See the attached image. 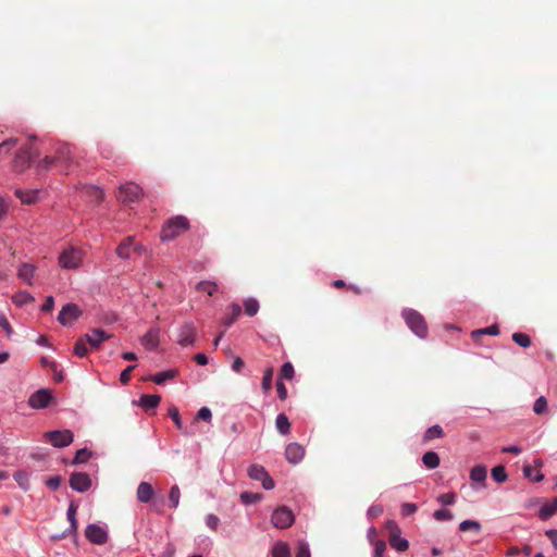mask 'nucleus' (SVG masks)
<instances>
[{
    "label": "nucleus",
    "instance_id": "5701e85b",
    "mask_svg": "<svg viewBox=\"0 0 557 557\" xmlns=\"http://www.w3.org/2000/svg\"><path fill=\"white\" fill-rule=\"evenodd\" d=\"M557 512V497L553 498L550 502L545 503L540 511L539 517L541 520L545 521L549 519L552 516H554Z\"/></svg>",
    "mask_w": 557,
    "mask_h": 557
},
{
    "label": "nucleus",
    "instance_id": "8fccbe9b",
    "mask_svg": "<svg viewBox=\"0 0 557 557\" xmlns=\"http://www.w3.org/2000/svg\"><path fill=\"white\" fill-rule=\"evenodd\" d=\"M240 499L244 504L251 505V504L257 503L260 499V495L253 494L250 492H243L240 494Z\"/></svg>",
    "mask_w": 557,
    "mask_h": 557
},
{
    "label": "nucleus",
    "instance_id": "5fc2aeb1",
    "mask_svg": "<svg viewBox=\"0 0 557 557\" xmlns=\"http://www.w3.org/2000/svg\"><path fill=\"white\" fill-rule=\"evenodd\" d=\"M437 500L443 505H453L456 500L455 493H446L438 496Z\"/></svg>",
    "mask_w": 557,
    "mask_h": 557
},
{
    "label": "nucleus",
    "instance_id": "20e7f679",
    "mask_svg": "<svg viewBox=\"0 0 557 557\" xmlns=\"http://www.w3.org/2000/svg\"><path fill=\"white\" fill-rule=\"evenodd\" d=\"M83 261V252L77 248H69L63 250L59 256V264L63 269L76 270Z\"/></svg>",
    "mask_w": 557,
    "mask_h": 557
},
{
    "label": "nucleus",
    "instance_id": "ddd939ff",
    "mask_svg": "<svg viewBox=\"0 0 557 557\" xmlns=\"http://www.w3.org/2000/svg\"><path fill=\"white\" fill-rule=\"evenodd\" d=\"M196 330L191 323L182 325L177 333V343L181 346H191L195 343Z\"/></svg>",
    "mask_w": 557,
    "mask_h": 557
},
{
    "label": "nucleus",
    "instance_id": "f8f14e48",
    "mask_svg": "<svg viewBox=\"0 0 557 557\" xmlns=\"http://www.w3.org/2000/svg\"><path fill=\"white\" fill-rule=\"evenodd\" d=\"M52 399L51 392L49 389H39L29 396L28 405L34 409H42L48 407Z\"/></svg>",
    "mask_w": 557,
    "mask_h": 557
},
{
    "label": "nucleus",
    "instance_id": "412c9836",
    "mask_svg": "<svg viewBox=\"0 0 557 557\" xmlns=\"http://www.w3.org/2000/svg\"><path fill=\"white\" fill-rule=\"evenodd\" d=\"M154 491L150 483L141 482L137 487V499L140 503H148L152 499Z\"/></svg>",
    "mask_w": 557,
    "mask_h": 557
},
{
    "label": "nucleus",
    "instance_id": "338daca9",
    "mask_svg": "<svg viewBox=\"0 0 557 557\" xmlns=\"http://www.w3.org/2000/svg\"><path fill=\"white\" fill-rule=\"evenodd\" d=\"M261 482L262 486L265 490H272L275 485L273 479L269 475V473L261 480Z\"/></svg>",
    "mask_w": 557,
    "mask_h": 557
},
{
    "label": "nucleus",
    "instance_id": "13d9d810",
    "mask_svg": "<svg viewBox=\"0 0 557 557\" xmlns=\"http://www.w3.org/2000/svg\"><path fill=\"white\" fill-rule=\"evenodd\" d=\"M220 523V519L218 516L213 515V513H210L207 516L206 518V524L208 525V528H210L211 530L215 531L218 529V525Z\"/></svg>",
    "mask_w": 557,
    "mask_h": 557
},
{
    "label": "nucleus",
    "instance_id": "c03bdc74",
    "mask_svg": "<svg viewBox=\"0 0 557 557\" xmlns=\"http://www.w3.org/2000/svg\"><path fill=\"white\" fill-rule=\"evenodd\" d=\"M459 530L462 532L473 530L479 532L481 530V524L475 520H465L459 524Z\"/></svg>",
    "mask_w": 557,
    "mask_h": 557
},
{
    "label": "nucleus",
    "instance_id": "864d4df0",
    "mask_svg": "<svg viewBox=\"0 0 557 557\" xmlns=\"http://www.w3.org/2000/svg\"><path fill=\"white\" fill-rule=\"evenodd\" d=\"M386 550V544L384 541L379 540L374 544V554L373 557H384V553Z\"/></svg>",
    "mask_w": 557,
    "mask_h": 557
},
{
    "label": "nucleus",
    "instance_id": "3c124183",
    "mask_svg": "<svg viewBox=\"0 0 557 557\" xmlns=\"http://www.w3.org/2000/svg\"><path fill=\"white\" fill-rule=\"evenodd\" d=\"M433 517L437 521H444V520H451L454 518V515L451 511H449L447 509H438V510L434 511Z\"/></svg>",
    "mask_w": 557,
    "mask_h": 557
},
{
    "label": "nucleus",
    "instance_id": "c85d7f7f",
    "mask_svg": "<svg viewBox=\"0 0 557 557\" xmlns=\"http://www.w3.org/2000/svg\"><path fill=\"white\" fill-rule=\"evenodd\" d=\"M272 557H290V549L287 543L276 542L272 548Z\"/></svg>",
    "mask_w": 557,
    "mask_h": 557
},
{
    "label": "nucleus",
    "instance_id": "423d86ee",
    "mask_svg": "<svg viewBox=\"0 0 557 557\" xmlns=\"http://www.w3.org/2000/svg\"><path fill=\"white\" fill-rule=\"evenodd\" d=\"M54 156L57 160V166L61 171H69L74 164L73 150L66 144H60L55 147Z\"/></svg>",
    "mask_w": 557,
    "mask_h": 557
},
{
    "label": "nucleus",
    "instance_id": "2eb2a0df",
    "mask_svg": "<svg viewBox=\"0 0 557 557\" xmlns=\"http://www.w3.org/2000/svg\"><path fill=\"white\" fill-rule=\"evenodd\" d=\"M141 249L140 245L135 244L134 237L129 236L120 243L116 248V255L122 259H128L132 250L140 252Z\"/></svg>",
    "mask_w": 557,
    "mask_h": 557
},
{
    "label": "nucleus",
    "instance_id": "473e14b6",
    "mask_svg": "<svg viewBox=\"0 0 557 557\" xmlns=\"http://www.w3.org/2000/svg\"><path fill=\"white\" fill-rule=\"evenodd\" d=\"M443 435H444V432H443L442 426L438 424H435L425 431V433L423 435V440L431 441L434 438H441V437H443Z\"/></svg>",
    "mask_w": 557,
    "mask_h": 557
},
{
    "label": "nucleus",
    "instance_id": "58836bf2",
    "mask_svg": "<svg viewBox=\"0 0 557 557\" xmlns=\"http://www.w3.org/2000/svg\"><path fill=\"white\" fill-rule=\"evenodd\" d=\"M512 341L523 347V348H528L530 347L531 345V338L528 334H524V333H520V332H517V333H513L512 334Z\"/></svg>",
    "mask_w": 557,
    "mask_h": 557
},
{
    "label": "nucleus",
    "instance_id": "bb28decb",
    "mask_svg": "<svg viewBox=\"0 0 557 557\" xmlns=\"http://www.w3.org/2000/svg\"><path fill=\"white\" fill-rule=\"evenodd\" d=\"M178 375V371L175 369L166 370L163 372H159L150 377L152 382H154L158 385L163 384L168 380H173Z\"/></svg>",
    "mask_w": 557,
    "mask_h": 557
},
{
    "label": "nucleus",
    "instance_id": "393cba45",
    "mask_svg": "<svg viewBox=\"0 0 557 557\" xmlns=\"http://www.w3.org/2000/svg\"><path fill=\"white\" fill-rule=\"evenodd\" d=\"M161 401V397L159 395H143L139 399L138 405L145 409L146 411L150 409H154Z\"/></svg>",
    "mask_w": 557,
    "mask_h": 557
},
{
    "label": "nucleus",
    "instance_id": "f03ea898",
    "mask_svg": "<svg viewBox=\"0 0 557 557\" xmlns=\"http://www.w3.org/2000/svg\"><path fill=\"white\" fill-rule=\"evenodd\" d=\"M408 327L419 337L424 338L428 334V326L424 318L413 309H405L403 311Z\"/></svg>",
    "mask_w": 557,
    "mask_h": 557
},
{
    "label": "nucleus",
    "instance_id": "39448f33",
    "mask_svg": "<svg viewBox=\"0 0 557 557\" xmlns=\"http://www.w3.org/2000/svg\"><path fill=\"white\" fill-rule=\"evenodd\" d=\"M37 154L38 152L34 150V147L32 145L21 147L12 161L13 170L16 172L24 171L30 165V160Z\"/></svg>",
    "mask_w": 557,
    "mask_h": 557
},
{
    "label": "nucleus",
    "instance_id": "2f4dec72",
    "mask_svg": "<svg viewBox=\"0 0 557 557\" xmlns=\"http://www.w3.org/2000/svg\"><path fill=\"white\" fill-rule=\"evenodd\" d=\"M267 474V470L260 465H252L248 469V475L252 480L261 481Z\"/></svg>",
    "mask_w": 557,
    "mask_h": 557
},
{
    "label": "nucleus",
    "instance_id": "bf43d9fd",
    "mask_svg": "<svg viewBox=\"0 0 557 557\" xmlns=\"http://www.w3.org/2000/svg\"><path fill=\"white\" fill-rule=\"evenodd\" d=\"M135 366H128L126 369H124L122 371V373L120 374V382L123 384V385H126L129 380H131V374H132V371L134 370Z\"/></svg>",
    "mask_w": 557,
    "mask_h": 557
},
{
    "label": "nucleus",
    "instance_id": "09e8293b",
    "mask_svg": "<svg viewBox=\"0 0 557 557\" xmlns=\"http://www.w3.org/2000/svg\"><path fill=\"white\" fill-rule=\"evenodd\" d=\"M91 456V453L87 448H82L76 451L75 458L73 460L74 463H83L86 462Z\"/></svg>",
    "mask_w": 557,
    "mask_h": 557
},
{
    "label": "nucleus",
    "instance_id": "c9c22d12",
    "mask_svg": "<svg viewBox=\"0 0 557 557\" xmlns=\"http://www.w3.org/2000/svg\"><path fill=\"white\" fill-rule=\"evenodd\" d=\"M492 478L497 482V483H504L507 481L508 479V474L506 472V469L504 466L499 465V466H496L492 469Z\"/></svg>",
    "mask_w": 557,
    "mask_h": 557
},
{
    "label": "nucleus",
    "instance_id": "b1692460",
    "mask_svg": "<svg viewBox=\"0 0 557 557\" xmlns=\"http://www.w3.org/2000/svg\"><path fill=\"white\" fill-rule=\"evenodd\" d=\"M82 193L85 197L89 198L90 201L100 202L102 201L104 195L102 189L97 186H84Z\"/></svg>",
    "mask_w": 557,
    "mask_h": 557
},
{
    "label": "nucleus",
    "instance_id": "69168bd1",
    "mask_svg": "<svg viewBox=\"0 0 557 557\" xmlns=\"http://www.w3.org/2000/svg\"><path fill=\"white\" fill-rule=\"evenodd\" d=\"M54 306V299L52 296L46 298L45 304L41 306V311L51 312Z\"/></svg>",
    "mask_w": 557,
    "mask_h": 557
},
{
    "label": "nucleus",
    "instance_id": "4be33fe9",
    "mask_svg": "<svg viewBox=\"0 0 557 557\" xmlns=\"http://www.w3.org/2000/svg\"><path fill=\"white\" fill-rule=\"evenodd\" d=\"M38 189L23 190L15 189V196L22 201V203L32 205L38 199Z\"/></svg>",
    "mask_w": 557,
    "mask_h": 557
},
{
    "label": "nucleus",
    "instance_id": "7c9ffc66",
    "mask_svg": "<svg viewBox=\"0 0 557 557\" xmlns=\"http://www.w3.org/2000/svg\"><path fill=\"white\" fill-rule=\"evenodd\" d=\"M230 309H231V313H230V315H228V317H226V318H224V319H223V321H222V323H223L226 327L231 326V325H232V324L237 320V318H238V317L240 315V313H242V308H240V306H239V305H237V304H232V305H231V307H230Z\"/></svg>",
    "mask_w": 557,
    "mask_h": 557
},
{
    "label": "nucleus",
    "instance_id": "0e129e2a",
    "mask_svg": "<svg viewBox=\"0 0 557 557\" xmlns=\"http://www.w3.org/2000/svg\"><path fill=\"white\" fill-rule=\"evenodd\" d=\"M14 478L15 480L17 481V483L23 487V488H26L27 487V475L26 473L24 472H16L14 474Z\"/></svg>",
    "mask_w": 557,
    "mask_h": 557
},
{
    "label": "nucleus",
    "instance_id": "49530a36",
    "mask_svg": "<svg viewBox=\"0 0 557 557\" xmlns=\"http://www.w3.org/2000/svg\"><path fill=\"white\" fill-rule=\"evenodd\" d=\"M181 491L177 485H173L169 493V500L173 508H176L180 503Z\"/></svg>",
    "mask_w": 557,
    "mask_h": 557
},
{
    "label": "nucleus",
    "instance_id": "6e6552de",
    "mask_svg": "<svg viewBox=\"0 0 557 557\" xmlns=\"http://www.w3.org/2000/svg\"><path fill=\"white\" fill-rule=\"evenodd\" d=\"M271 522L278 529L289 528L294 522V513L287 507L281 506L273 511Z\"/></svg>",
    "mask_w": 557,
    "mask_h": 557
},
{
    "label": "nucleus",
    "instance_id": "9b49d317",
    "mask_svg": "<svg viewBox=\"0 0 557 557\" xmlns=\"http://www.w3.org/2000/svg\"><path fill=\"white\" fill-rule=\"evenodd\" d=\"M141 195L143 190L137 184L127 183L120 186L117 198L123 202H133L138 200Z\"/></svg>",
    "mask_w": 557,
    "mask_h": 557
},
{
    "label": "nucleus",
    "instance_id": "0eeeda50",
    "mask_svg": "<svg viewBox=\"0 0 557 557\" xmlns=\"http://www.w3.org/2000/svg\"><path fill=\"white\" fill-rule=\"evenodd\" d=\"M44 436L52 446L58 448L69 446L74 438V435L70 430L49 431L46 432Z\"/></svg>",
    "mask_w": 557,
    "mask_h": 557
},
{
    "label": "nucleus",
    "instance_id": "de8ad7c7",
    "mask_svg": "<svg viewBox=\"0 0 557 557\" xmlns=\"http://www.w3.org/2000/svg\"><path fill=\"white\" fill-rule=\"evenodd\" d=\"M168 414L173 420V422L175 423L176 428L180 429V430H183V423H182V420H181L180 411H178V409L175 406H172L169 409Z\"/></svg>",
    "mask_w": 557,
    "mask_h": 557
},
{
    "label": "nucleus",
    "instance_id": "ea45409f",
    "mask_svg": "<svg viewBox=\"0 0 557 557\" xmlns=\"http://www.w3.org/2000/svg\"><path fill=\"white\" fill-rule=\"evenodd\" d=\"M87 343L85 337L79 338L74 345V355L85 357L88 354Z\"/></svg>",
    "mask_w": 557,
    "mask_h": 557
},
{
    "label": "nucleus",
    "instance_id": "cd10ccee",
    "mask_svg": "<svg viewBox=\"0 0 557 557\" xmlns=\"http://www.w3.org/2000/svg\"><path fill=\"white\" fill-rule=\"evenodd\" d=\"M275 425L277 431L283 435H287L290 432V423L285 413H280L276 417Z\"/></svg>",
    "mask_w": 557,
    "mask_h": 557
},
{
    "label": "nucleus",
    "instance_id": "680f3d73",
    "mask_svg": "<svg viewBox=\"0 0 557 557\" xmlns=\"http://www.w3.org/2000/svg\"><path fill=\"white\" fill-rule=\"evenodd\" d=\"M47 486L53 491L58 490L61 484V478L59 475L52 476L46 482Z\"/></svg>",
    "mask_w": 557,
    "mask_h": 557
},
{
    "label": "nucleus",
    "instance_id": "c756f323",
    "mask_svg": "<svg viewBox=\"0 0 557 557\" xmlns=\"http://www.w3.org/2000/svg\"><path fill=\"white\" fill-rule=\"evenodd\" d=\"M422 461L429 469H435L440 466V457L435 451H426L422 457Z\"/></svg>",
    "mask_w": 557,
    "mask_h": 557
},
{
    "label": "nucleus",
    "instance_id": "7ed1b4c3",
    "mask_svg": "<svg viewBox=\"0 0 557 557\" xmlns=\"http://www.w3.org/2000/svg\"><path fill=\"white\" fill-rule=\"evenodd\" d=\"M385 529L388 531V542L393 548L398 552H406L409 548V542L400 536L401 530L396 521H386Z\"/></svg>",
    "mask_w": 557,
    "mask_h": 557
},
{
    "label": "nucleus",
    "instance_id": "6ab92c4d",
    "mask_svg": "<svg viewBox=\"0 0 557 557\" xmlns=\"http://www.w3.org/2000/svg\"><path fill=\"white\" fill-rule=\"evenodd\" d=\"M160 332L158 329H150L141 338L140 343L149 350H153L159 345Z\"/></svg>",
    "mask_w": 557,
    "mask_h": 557
},
{
    "label": "nucleus",
    "instance_id": "a211bd4d",
    "mask_svg": "<svg viewBox=\"0 0 557 557\" xmlns=\"http://www.w3.org/2000/svg\"><path fill=\"white\" fill-rule=\"evenodd\" d=\"M84 337L86 338V341L88 342V344L91 347L98 348L100 346V344L102 342H104L106 339H109L111 337V335L106 333L101 329H94L90 331V333L86 334Z\"/></svg>",
    "mask_w": 557,
    "mask_h": 557
},
{
    "label": "nucleus",
    "instance_id": "dca6fc26",
    "mask_svg": "<svg viewBox=\"0 0 557 557\" xmlns=\"http://www.w3.org/2000/svg\"><path fill=\"white\" fill-rule=\"evenodd\" d=\"M305 456L304 447L298 443H289L285 449V458L290 463H298Z\"/></svg>",
    "mask_w": 557,
    "mask_h": 557
},
{
    "label": "nucleus",
    "instance_id": "4c0bfd02",
    "mask_svg": "<svg viewBox=\"0 0 557 557\" xmlns=\"http://www.w3.org/2000/svg\"><path fill=\"white\" fill-rule=\"evenodd\" d=\"M57 166L55 156H46L44 159L39 160L37 163V169L39 171H48L51 166Z\"/></svg>",
    "mask_w": 557,
    "mask_h": 557
},
{
    "label": "nucleus",
    "instance_id": "6e6d98bb",
    "mask_svg": "<svg viewBox=\"0 0 557 557\" xmlns=\"http://www.w3.org/2000/svg\"><path fill=\"white\" fill-rule=\"evenodd\" d=\"M296 557H311L310 549L307 543L300 542L298 544Z\"/></svg>",
    "mask_w": 557,
    "mask_h": 557
},
{
    "label": "nucleus",
    "instance_id": "f704fd0d",
    "mask_svg": "<svg viewBox=\"0 0 557 557\" xmlns=\"http://www.w3.org/2000/svg\"><path fill=\"white\" fill-rule=\"evenodd\" d=\"M533 411L535 414H546L548 412V403L546 397L540 396L534 405H533Z\"/></svg>",
    "mask_w": 557,
    "mask_h": 557
},
{
    "label": "nucleus",
    "instance_id": "052dcab7",
    "mask_svg": "<svg viewBox=\"0 0 557 557\" xmlns=\"http://www.w3.org/2000/svg\"><path fill=\"white\" fill-rule=\"evenodd\" d=\"M417 505L412 503H404L401 505V513L404 516H411L417 511Z\"/></svg>",
    "mask_w": 557,
    "mask_h": 557
},
{
    "label": "nucleus",
    "instance_id": "a18cd8bd",
    "mask_svg": "<svg viewBox=\"0 0 557 557\" xmlns=\"http://www.w3.org/2000/svg\"><path fill=\"white\" fill-rule=\"evenodd\" d=\"M294 373L295 370L293 364L290 362H285L281 368L280 376L281 379L292 380L294 377Z\"/></svg>",
    "mask_w": 557,
    "mask_h": 557
},
{
    "label": "nucleus",
    "instance_id": "4d7b16f0",
    "mask_svg": "<svg viewBox=\"0 0 557 557\" xmlns=\"http://www.w3.org/2000/svg\"><path fill=\"white\" fill-rule=\"evenodd\" d=\"M212 418L211 410L208 407H201L197 412V419L210 422Z\"/></svg>",
    "mask_w": 557,
    "mask_h": 557
},
{
    "label": "nucleus",
    "instance_id": "4468645a",
    "mask_svg": "<svg viewBox=\"0 0 557 557\" xmlns=\"http://www.w3.org/2000/svg\"><path fill=\"white\" fill-rule=\"evenodd\" d=\"M91 485L89 475L85 472H74L70 478V486L77 492H86Z\"/></svg>",
    "mask_w": 557,
    "mask_h": 557
},
{
    "label": "nucleus",
    "instance_id": "e2e57ef3",
    "mask_svg": "<svg viewBox=\"0 0 557 557\" xmlns=\"http://www.w3.org/2000/svg\"><path fill=\"white\" fill-rule=\"evenodd\" d=\"M276 391L280 399L285 400L287 397V389L283 382L278 381L276 383Z\"/></svg>",
    "mask_w": 557,
    "mask_h": 557
},
{
    "label": "nucleus",
    "instance_id": "f3484780",
    "mask_svg": "<svg viewBox=\"0 0 557 557\" xmlns=\"http://www.w3.org/2000/svg\"><path fill=\"white\" fill-rule=\"evenodd\" d=\"M76 511H77V505L74 503H71L67 508V511H66L67 520L70 521V529L60 535H53L51 537L53 541L63 539L67 533H76V531H77Z\"/></svg>",
    "mask_w": 557,
    "mask_h": 557
},
{
    "label": "nucleus",
    "instance_id": "aec40b11",
    "mask_svg": "<svg viewBox=\"0 0 557 557\" xmlns=\"http://www.w3.org/2000/svg\"><path fill=\"white\" fill-rule=\"evenodd\" d=\"M35 265L30 263H22L17 271V277L25 284L32 285V278L35 273Z\"/></svg>",
    "mask_w": 557,
    "mask_h": 557
},
{
    "label": "nucleus",
    "instance_id": "e433bc0d",
    "mask_svg": "<svg viewBox=\"0 0 557 557\" xmlns=\"http://www.w3.org/2000/svg\"><path fill=\"white\" fill-rule=\"evenodd\" d=\"M244 307L245 313L249 317L256 315L259 311V302L255 298H248L247 300H245Z\"/></svg>",
    "mask_w": 557,
    "mask_h": 557
},
{
    "label": "nucleus",
    "instance_id": "79ce46f5",
    "mask_svg": "<svg viewBox=\"0 0 557 557\" xmlns=\"http://www.w3.org/2000/svg\"><path fill=\"white\" fill-rule=\"evenodd\" d=\"M499 334V327L494 324V325H491L488 327H485V329H480V330H475L472 332V337L475 338L478 336H481V335H492V336H496Z\"/></svg>",
    "mask_w": 557,
    "mask_h": 557
},
{
    "label": "nucleus",
    "instance_id": "a878e982",
    "mask_svg": "<svg viewBox=\"0 0 557 557\" xmlns=\"http://www.w3.org/2000/svg\"><path fill=\"white\" fill-rule=\"evenodd\" d=\"M486 476H487V469L483 465H476L470 471V480L475 483L484 484Z\"/></svg>",
    "mask_w": 557,
    "mask_h": 557
},
{
    "label": "nucleus",
    "instance_id": "603ef678",
    "mask_svg": "<svg viewBox=\"0 0 557 557\" xmlns=\"http://www.w3.org/2000/svg\"><path fill=\"white\" fill-rule=\"evenodd\" d=\"M523 474L535 482H540L544 479V475L540 471H537L536 475L533 476L534 472L531 466L523 467Z\"/></svg>",
    "mask_w": 557,
    "mask_h": 557
},
{
    "label": "nucleus",
    "instance_id": "1a4fd4ad",
    "mask_svg": "<svg viewBox=\"0 0 557 557\" xmlns=\"http://www.w3.org/2000/svg\"><path fill=\"white\" fill-rule=\"evenodd\" d=\"M85 536L96 545H104L109 540L107 530L97 523H90L86 527Z\"/></svg>",
    "mask_w": 557,
    "mask_h": 557
},
{
    "label": "nucleus",
    "instance_id": "774afa93",
    "mask_svg": "<svg viewBox=\"0 0 557 557\" xmlns=\"http://www.w3.org/2000/svg\"><path fill=\"white\" fill-rule=\"evenodd\" d=\"M545 535L552 541L555 548H557V530L550 529L545 532Z\"/></svg>",
    "mask_w": 557,
    "mask_h": 557
},
{
    "label": "nucleus",
    "instance_id": "f257e3e1",
    "mask_svg": "<svg viewBox=\"0 0 557 557\" xmlns=\"http://www.w3.org/2000/svg\"><path fill=\"white\" fill-rule=\"evenodd\" d=\"M189 228V221L183 215L169 219L161 230L162 240H172Z\"/></svg>",
    "mask_w": 557,
    "mask_h": 557
},
{
    "label": "nucleus",
    "instance_id": "a19ab883",
    "mask_svg": "<svg viewBox=\"0 0 557 557\" xmlns=\"http://www.w3.org/2000/svg\"><path fill=\"white\" fill-rule=\"evenodd\" d=\"M12 300L14 304H16L17 306H23L25 304H28L30 301H34V298L32 297V295L27 292H18L16 293L13 297H12Z\"/></svg>",
    "mask_w": 557,
    "mask_h": 557
},
{
    "label": "nucleus",
    "instance_id": "9d476101",
    "mask_svg": "<svg viewBox=\"0 0 557 557\" xmlns=\"http://www.w3.org/2000/svg\"><path fill=\"white\" fill-rule=\"evenodd\" d=\"M81 314L82 310L77 305L67 304L63 306V308L61 309L58 315V321L65 326L72 325L74 321H76L81 317Z\"/></svg>",
    "mask_w": 557,
    "mask_h": 557
},
{
    "label": "nucleus",
    "instance_id": "72a5a7b5",
    "mask_svg": "<svg viewBox=\"0 0 557 557\" xmlns=\"http://www.w3.org/2000/svg\"><path fill=\"white\" fill-rule=\"evenodd\" d=\"M196 289L212 296L218 290V285L211 281H201L196 285Z\"/></svg>",
    "mask_w": 557,
    "mask_h": 557
},
{
    "label": "nucleus",
    "instance_id": "37998d69",
    "mask_svg": "<svg viewBox=\"0 0 557 557\" xmlns=\"http://www.w3.org/2000/svg\"><path fill=\"white\" fill-rule=\"evenodd\" d=\"M272 379H273V369L268 368L263 373L262 383H261V386H262V389L264 393H268L272 388Z\"/></svg>",
    "mask_w": 557,
    "mask_h": 557
}]
</instances>
